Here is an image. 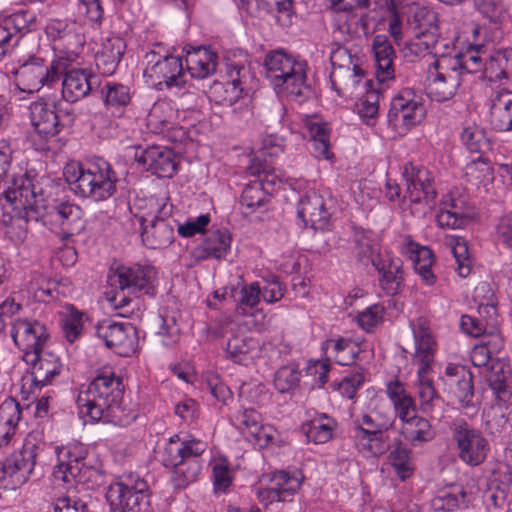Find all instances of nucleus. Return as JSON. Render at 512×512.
Here are the masks:
<instances>
[{"label":"nucleus","instance_id":"obj_1","mask_svg":"<svg viewBox=\"0 0 512 512\" xmlns=\"http://www.w3.org/2000/svg\"><path fill=\"white\" fill-rule=\"evenodd\" d=\"M123 394L122 379L112 371L102 372L81 387L77 397L78 409L92 421L125 427L135 421L137 415L123 405Z\"/></svg>","mask_w":512,"mask_h":512},{"label":"nucleus","instance_id":"obj_2","mask_svg":"<svg viewBox=\"0 0 512 512\" xmlns=\"http://www.w3.org/2000/svg\"><path fill=\"white\" fill-rule=\"evenodd\" d=\"M63 175L76 195L93 202L106 201L117 191V174L104 159L87 164L68 163L64 167Z\"/></svg>","mask_w":512,"mask_h":512},{"label":"nucleus","instance_id":"obj_3","mask_svg":"<svg viewBox=\"0 0 512 512\" xmlns=\"http://www.w3.org/2000/svg\"><path fill=\"white\" fill-rule=\"evenodd\" d=\"M54 188L49 176L32 169L14 179L12 186L5 191V198L14 209L23 210L22 217L26 221H37L40 210L45 208V202Z\"/></svg>","mask_w":512,"mask_h":512},{"label":"nucleus","instance_id":"obj_4","mask_svg":"<svg viewBox=\"0 0 512 512\" xmlns=\"http://www.w3.org/2000/svg\"><path fill=\"white\" fill-rule=\"evenodd\" d=\"M206 444L200 440L181 441L178 437L166 443L161 454L164 466L173 468L172 482L176 488H185L195 482L201 472L200 456Z\"/></svg>","mask_w":512,"mask_h":512},{"label":"nucleus","instance_id":"obj_5","mask_svg":"<svg viewBox=\"0 0 512 512\" xmlns=\"http://www.w3.org/2000/svg\"><path fill=\"white\" fill-rule=\"evenodd\" d=\"M266 77L275 89L294 97L304 96L306 85V63L296 61L284 50L270 51L264 60Z\"/></svg>","mask_w":512,"mask_h":512},{"label":"nucleus","instance_id":"obj_6","mask_svg":"<svg viewBox=\"0 0 512 512\" xmlns=\"http://www.w3.org/2000/svg\"><path fill=\"white\" fill-rule=\"evenodd\" d=\"M148 211L136 216L141 226V239L149 249H163L174 241V220L172 205L167 198L150 197L146 204Z\"/></svg>","mask_w":512,"mask_h":512},{"label":"nucleus","instance_id":"obj_7","mask_svg":"<svg viewBox=\"0 0 512 512\" xmlns=\"http://www.w3.org/2000/svg\"><path fill=\"white\" fill-rule=\"evenodd\" d=\"M29 111L36 134L45 141L71 127L76 120L74 109L62 100L42 97L30 104Z\"/></svg>","mask_w":512,"mask_h":512},{"label":"nucleus","instance_id":"obj_8","mask_svg":"<svg viewBox=\"0 0 512 512\" xmlns=\"http://www.w3.org/2000/svg\"><path fill=\"white\" fill-rule=\"evenodd\" d=\"M106 499L111 512H147L150 505L148 484L137 474L123 475L110 484Z\"/></svg>","mask_w":512,"mask_h":512},{"label":"nucleus","instance_id":"obj_9","mask_svg":"<svg viewBox=\"0 0 512 512\" xmlns=\"http://www.w3.org/2000/svg\"><path fill=\"white\" fill-rule=\"evenodd\" d=\"M457 456L464 464L475 467L484 463L490 452V444L483 432L464 419L455 420L450 427Z\"/></svg>","mask_w":512,"mask_h":512},{"label":"nucleus","instance_id":"obj_10","mask_svg":"<svg viewBox=\"0 0 512 512\" xmlns=\"http://www.w3.org/2000/svg\"><path fill=\"white\" fill-rule=\"evenodd\" d=\"M62 63L53 60L46 64L40 57H31L28 61L12 71L16 76V84L23 92H38L42 87H52L58 83L62 75Z\"/></svg>","mask_w":512,"mask_h":512},{"label":"nucleus","instance_id":"obj_11","mask_svg":"<svg viewBox=\"0 0 512 512\" xmlns=\"http://www.w3.org/2000/svg\"><path fill=\"white\" fill-rule=\"evenodd\" d=\"M156 270L149 265H119L111 268L107 281L115 289L133 295H155Z\"/></svg>","mask_w":512,"mask_h":512},{"label":"nucleus","instance_id":"obj_12","mask_svg":"<svg viewBox=\"0 0 512 512\" xmlns=\"http://www.w3.org/2000/svg\"><path fill=\"white\" fill-rule=\"evenodd\" d=\"M460 64L445 55L436 59L429 70L427 94L438 102L450 100L457 93L462 83V76L457 68Z\"/></svg>","mask_w":512,"mask_h":512},{"label":"nucleus","instance_id":"obj_13","mask_svg":"<svg viewBox=\"0 0 512 512\" xmlns=\"http://www.w3.org/2000/svg\"><path fill=\"white\" fill-rule=\"evenodd\" d=\"M39 446L28 437L20 451L0 463V488L22 485L29 479L36 465Z\"/></svg>","mask_w":512,"mask_h":512},{"label":"nucleus","instance_id":"obj_14","mask_svg":"<svg viewBox=\"0 0 512 512\" xmlns=\"http://www.w3.org/2000/svg\"><path fill=\"white\" fill-rule=\"evenodd\" d=\"M425 116L420 97L414 90H401L391 101L388 123L396 130L407 131L419 124Z\"/></svg>","mask_w":512,"mask_h":512},{"label":"nucleus","instance_id":"obj_15","mask_svg":"<svg viewBox=\"0 0 512 512\" xmlns=\"http://www.w3.org/2000/svg\"><path fill=\"white\" fill-rule=\"evenodd\" d=\"M67 460H61L53 469V477L64 483H72L82 485L87 490H95L102 486L105 482L104 474L91 466H87L82 462L81 458L67 452Z\"/></svg>","mask_w":512,"mask_h":512},{"label":"nucleus","instance_id":"obj_16","mask_svg":"<svg viewBox=\"0 0 512 512\" xmlns=\"http://www.w3.org/2000/svg\"><path fill=\"white\" fill-rule=\"evenodd\" d=\"M145 58L148 65L144 74L155 84L170 87H181L186 83V72L179 56H159L155 51L147 52Z\"/></svg>","mask_w":512,"mask_h":512},{"label":"nucleus","instance_id":"obj_17","mask_svg":"<svg viewBox=\"0 0 512 512\" xmlns=\"http://www.w3.org/2000/svg\"><path fill=\"white\" fill-rule=\"evenodd\" d=\"M96 335L120 356L128 357L136 352L138 335L136 328L130 323H118L104 319L96 326Z\"/></svg>","mask_w":512,"mask_h":512},{"label":"nucleus","instance_id":"obj_18","mask_svg":"<svg viewBox=\"0 0 512 512\" xmlns=\"http://www.w3.org/2000/svg\"><path fill=\"white\" fill-rule=\"evenodd\" d=\"M226 66L230 80L224 83L215 81L209 88L208 97L216 105L231 107L242 97L241 84L248 75L249 69L235 62H229Z\"/></svg>","mask_w":512,"mask_h":512},{"label":"nucleus","instance_id":"obj_19","mask_svg":"<svg viewBox=\"0 0 512 512\" xmlns=\"http://www.w3.org/2000/svg\"><path fill=\"white\" fill-rule=\"evenodd\" d=\"M473 214L467 196L460 190L451 191L442 202V208L437 214V223L442 228H463Z\"/></svg>","mask_w":512,"mask_h":512},{"label":"nucleus","instance_id":"obj_20","mask_svg":"<svg viewBox=\"0 0 512 512\" xmlns=\"http://www.w3.org/2000/svg\"><path fill=\"white\" fill-rule=\"evenodd\" d=\"M11 337L25 354L41 351L49 334L46 326L37 320L17 319L12 323Z\"/></svg>","mask_w":512,"mask_h":512},{"label":"nucleus","instance_id":"obj_21","mask_svg":"<svg viewBox=\"0 0 512 512\" xmlns=\"http://www.w3.org/2000/svg\"><path fill=\"white\" fill-rule=\"evenodd\" d=\"M23 361L30 366L31 382L34 388L41 389L50 384L62 371L60 358L53 353L36 351L23 354Z\"/></svg>","mask_w":512,"mask_h":512},{"label":"nucleus","instance_id":"obj_22","mask_svg":"<svg viewBox=\"0 0 512 512\" xmlns=\"http://www.w3.org/2000/svg\"><path fill=\"white\" fill-rule=\"evenodd\" d=\"M403 177L406 181L404 198L409 197L412 203L425 201L430 204L434 202L437 192L432 184L431 173L426 168L407 163L404 167Z\"/></svg>","mask_w":512,"mask_h":512},{"label":"nucleus","instance_id":"obj_23","mask_svg":"<svg viewBox=\"0 0 512 512\" xmlns=\"http://www.w3.org/2000/svg\"><path fill=\"white\" fill-rule=\"evenodd\" d=\"M136 161L147 171L158 177L170 178L177 170L175 153L163 146H150L136 151Z\"/></svg>","mask_w":512,"mask_h":512},{"label":"nucleus","instance_id":"obj_24","mask_svg":"<svg viewBox=\"0 0 512 512\" xmlns=\"http://www.w3.org/2000/svg\"><path fill=\"white\" fill-rule=\"evenodd\" d=\"M65 238L81 233L85 228L82 208L69 200H55L50 212Z\"/></svg>","mask_w":512,"mask_h":512},{"label":"nucleus","instance_id":"obj_25","mask_svg":"<svg viewBox=\"0 0 512 512\" xmlns=\"http://www.w3.org/2000/svg\"><path fill=\"white\" fill-rule=\"evenodd\" d=\"M97 77L85 69H70L62 80V98L66 104L74 103L86 97L92 90Z\"/></svg>","mask_w":512,"mask_h":512},{"label":"nucleus","instance_id":"obj_26","mask_svg":"<svg viewBox=\"0 0 512 512\" xmlns=\"http://www.w3.org/2000/svg\"><path fill=\"white\" fill-rule=\"evenodd\" d=\"M297 213L305 226L313 229H323L331 216L324 198L315 192L306 194L300 199Z\"/></svg>","mask_w":512,"mask_h":512},{"label":"nucleus","instance_id":"obj_27","mask_svg":"<svg viewBox=\"0 0 512 512\" xmlns=\"http://www.w3.org/2000/svg\"><path fill=\"white\" fill-rule=\"evenodd\" d=\"M443 379L450 387H454L453 393L463 407L472 404L474 397L473 376L465 366L449 364L445 368Z\"/></svg>","mask_w":512,"mask_h":512},{"label":"nucleus","instance_id":"obj_28","mask_svg":"<svg viewBox=\"0 0 512 512\" xmlns=\"http://www.w3.org/2000/svg\"><path fill=\"white\" fill-rule=\"evenodd\" d=\"M375 269L379 275V286L388 296L399 294L404 288L403 262L400 258L386 257Z\"/></svg>","mask_w":512,"mask_h":512},{"label":"nucleus","instance_id":"obj_29","mask_svg":"<svg viewBox=\"0 0 512 512\" xmlns=\"http://www.w3.org/2000/svg\"><path fill=\"white\" fill-rule=\"evenodd\" d=\"M218 55L204 47L194 48L186 55V68L191 78L204 79L216 72Z\"/></svg>","mask_w":512,"mask_h":512},{"label":"nucleus","instance_id":"obj_30","mask_svg":"<svg viewBox=\"0 0 512 512\" xmlns=\"http://www.w3.org/2000/svg\"><path fill=\"white\" fill-rule=\"evenodd\" d=\"M490 124L500 132L512 131V92L502 90L491 98Z\"/></svg>","mask_w":512,"mask_h":512},{"label":"nucleus","instance_id":"obj_31","mask_svg":"<svg viewBox=\"0 0 512 512\" xmlns=\"http://www.w3.org/2000/svg\"><path fill=\"white\" fill-rule=\"evenodd\" d=\"M373 51L376 62V76L380 82L394 78L393 62L396 58L394 48L385 35L378 34L373 39Z\"/></svg>","mask_w":512,"mask_h":512},{"label":"nucleus","instance_id":"obj_32","mask_svg":"<svg viewBox=\"0 0 512 512\" xmlns=\"http://www.w3.org/2000/svg\"><path fill=\"white\" fill-rule=\"evenodd\" d=\"M469 501L465 486L453 483L438 491L432 499V506L436 510L453 512L460 508H467Z\"/></svg>","mask_w":512,"mask_h":512},{"label":"nucleus","instance_id":"obj_33","mask_svg":"<svg viewBox=\"0 0 512 512\" xmlns=\"http://www.w3.org/2000/svg\"><path fill=\"white\" fill-rule=\"evenodd\" d=\"M300 486L301 482L297 478L280 471L274 476L273 485L261 491L259 496L270 503L290 501Z\"/></svg>","mask_w":512,"mask_h":512},{"label":"nucleus","instance_id":"obj_34","mask_svg":"<svg viewBox=\"0 0 512 512\" xmlns=\"http://www.w3.org/2000/svg\"><path fill=\"white\" fill-rule=\"evenodd\" d=\"M231 235L226 230H216L210 233L194 250L198 259H222L226 256L231 245Z\"/></svg>","mask_w":512,"mask_h":512},{"label":"nucleus","instance_id":"obj_35","mask_svg":"<svg viewBox=\"0 0 512 512\" xmlns=\"http://www.w3.org/2000/svg\"><path fill=\"white\" fill-rule=\"evenodd\" d=\"M125 44L120 38L108 40L95 55L97 69L103 75H112L123 56Z\"/></svg>","mask_w":512,"mask_h":512},{"label":"nucleus","instance_id":"obj_36","mask_svg":"<svg viewBox=\"0 0 512 512\" xmlns=\"http://www.w3.org/2000/svg\"><path fill=\"white\" fill-rule=\"evenodd\" d=\"M487 380L499 400L507 401L512 397L511 371L508 365L499 361L492 362Z\"/></svg>","mask_w":512,"mask_h":512},{"label":"nucleus","instance_id":"obj_37","mask_svg":"<svg viewBox=\"0 0 512 512\" xmlns=\"http://www.w3.org/2000/svg\"><path fill=\"white\" fill-rule=\"evenodd\" d=\"M402 423L401 432L404 438L414 446L429 442L435 437L432 425L424 417L412 415Z\"/></svg>","mask_w":512,"mask_h":512},{"label":"nucleus","instance_id":"obj_38","mask_svg":"<svg viewBox=\"0 0 512 512\" xmlns=\"http://www.w3.org/2000/svg\"><path fill=\"white\" fill-rule=\"evenodd\" d=\"M174 110L166 101H157L151 107L146 124L151 132L160 134L173 127Z\"/></svg>","mask_w":512,"mask_h":512},{"label":"nucleus","instance_id":"obj_39","mask_svg":"<svg viewBox=\"0 0 512 512\" xmlns=\"http://www.w3.org/2000/svg\"><path fill=\"white\" fill-rule=\"evenodd\" d=\"M415 339V358L418 362V369L422 371H430L431 364L434 361V345L435 342L425 327H419L418 330H414Z\"/></svg>","mask_w":512,"mask_h":512},{"label":"nucleus","instance_id":"obj_40","mask_svg":"<svg viewBox=\"0 0 512 512\" xmlns=\"http://www.w3.org/2000/svg\"><path fill=\"white\" fill-rule=\"evenodd\" d=\"M20 417L21 409L19 403L10 400L0 405V447L7 444L10 440Z\"/></svg>","mask_w":512,"mask_h":512},{"label":"nucleus","instance_id":"obj_41","mask_svg":"<svg viewBox=\"0 0 512 512\" xmlns=\"http://www.w3.org/2000/svg\"><path fill=\"white\" fill-rule=\"evenodd\" d=\"M271 200V195L264 188L262 181L248 183L241 194V206L246 208L247 213H253L265 207Z\"/></svg>","mask_w":512,"mask_h":512},{"label":"nucleus","instance_id":"obj_42","mask_svg":"<svg viewBox=\"0 0 512 512\" xmlns=\"http://www.w3.org/2000/svg\"><path fill=\"white\" fill-rule=\"evenodd\" d=\"M365 72L358 65L356 68H345L332 70L330 78L334 90L339 96L345 95L346 92L352 93V90L360 83Z\"/></svg>","mask_w":512,"mask_h":512},{"label":"nucleus","instance_id":"obj_43","mask_svg":"<svg viewBox=\"0 0 512 512\" xmlns=\"http://www.w3.org/2000/svg\"><path fill=\"white\" fill-rule=\"evenodd\" d=\"M335 427V420L326 414H322L312 419L307 424V428L303 426V431L309 441L315 444H324L332 438Z\"/></svg>","mask_w":512,"mask_h":512},{"label":"nucleus","instance_id":"obj_44","mask_svg":"<svg viewBox=\"0 0 512 512\" xmlns=\"http://www.w3.org/2000/svg\"><path fill=\"white\" fill-rule=\"evenodd\" d=\"M447 57L460 64L457 70L460 72L461 76L465 73L473 74L479 71L483 72L486 59L488 58L485 53H481L480 47H471L465 53H458L454 56Z\"/></svg>","mask_w":512,"mask_h":512},{"label":"nucleus","instance_id":"obj_45","mask_svg":"<svg viewBox=\"0 0 512 512\" xmlns=\"http://www.w3.org/2000/svg\"><path fill=\"white\" fill-rule=\"evenodd\" d=\"M460 138L470 153L485 155L491 149L490 140L486 137L485 131L476 125L464 127Z\"/></svg>","mask_w":512,"mask_h":512},{"label":"nucleus","instance_id":"obj_46","mask_svg":"<svg viewBox=\"0 0 512 512\" xmlns=\"http://www.w3.org/2000/svg\"><path fill=\"white\" fill-rule=\"evenodd\" d=\"M440 40L434 34H423V32L414 33V38L411 39L405 49L416 57L431 54L438 56L440 53L439 49Z\"/></svg>","mask_w":512,"mask_h":512},{"label":"nucleus","instance_id":"obj_47","mask_svg":"<svg viewBox=\"0 0 512 512\" xmlns=\"http://www.w3.org/2000/svg\"><path fill=\"white\" fill-rule=\"evenodd\" d=\"M437 13L427 7L418 8L409 19V25L416 32L434 34L439 37Z\"/></svg>","mask_w":512,"mask_h":512},{"label":"nucleus","instance_id":"obj_48","mask_svg":"<svg viewBox=\"0 0 512 512\" xmlns=\"http://www.w3.org/2000/svg\"><path fill=\"white\" fill-rule=\"evenodd\" d=\"M414 269L419 274L423 282L427 285H433L436 282V276L432 271L434 263V254L426 246L418 247L414 252Z\"/></svg>","mask_w":512,"mask_h":512},{"label":"nucleus","instance_id":"obj_49","mask_svg":"<svg viewBox=\"0 0 512 512\" xmlns=\"http://www.w3.org/2000/svg\"><path fill=\"white\" fill-rule=\"evenodd\" d=\"M84 314L73 306H68L61 318V327L65 338L73 343L83 331Z\"/></svg>","mask_w":512,"mask_h":512},{"label":"nucleus","instance_id":"obj_50","mask_svg":"<svg viewBox=\"0 0 512 512\" xmlns=\"http://www.w3.org/2000/svg\"><path fill=\"white\" fill-rule=\"evenodd\" d=\"M464 174L467 181L478 185L492 178L493 168L488 158L479 155L465 166Z\"/></svg>","mask_w":512,"mask_h":512},{"label":"nucleus","instance_id":"obj_51","mask_svg":"<svg viewBox=\"0 0 512 512\" xmlns=\"http://www.w3.org/2000/svg\"><path fill=\"white\" fill-rule=\"evenodd\" d=\"M354 255L360 264L367 266L371 263L373 267L379 266L384 258L380 254L379 246L365 237L356 240Z\"/></svg>","mask_w":512,"mask_h":512},{"label":"nucleus","instance_id":"obj_52","mask_svg":"<svg viewBox=\"0 0 512 512\" xmlns=\"http://www.w3.org/2000/svg\"><path fill=\"white\" fill-rule=\"evenodd\" d=\"M256 342L253 338L244 335L232 336L226 344L227 358L235 363H242L247 354L255 348Z\"/></svg>","mask_w":512,"mask_h":512},{"label":"nucleus","instance_id":"obj_53","mask_svg":"<svg viewBox=\"0 0 512 512\" xmlns=\"http://www.w3.org/2000/svg\"><path fill=\"white\" fill-rule=\"evenodd\" d=\"M102 93L107 107L121 108L127 106L131 100L130 88L116 82H107L102 88Z\"/></svg>","mask_w":512,"mask_h":512},{"label":"nucleus","instance_id":"obj_54","mask_svg":"<svg viewBox=\"0 0 512 512\" xmlns=\"http://www.w3.org/2000/svg\"><path fill=\"white\" fill-rule=\"evenodd\" d=\"M451 252L457 263V272L460 277H467L471 272V260L467 241L463 237H452L449 240Z\"/></svg>","mask_w":512,"mask_h":512},{"label":"nucleus","instance_id":"obj_55","mask_svg":"<svg viewBox=\"0 0 512 512\" xmlns=\"http://www.w3.org/2000/svg\"><path fill=\"white\" fill-rule=\"evenodd\" d=\"M240 296L236 305V312L239 315L246 316L251 314V310L260 302L261 287L257 282L244 285L239 292Z\"/></svg>","mask_w":512,"mask_h":512},{"label":"nucleus","instance_id":"obj_56","mask_svg":"<svg viewBox=\"0 0 512 512\" xmlns=\"http://www.w3.org/2000/svg\"><path fill=\"white\" fill-rule=\"evenodd\" d=\"M301 372L294 365L280 367L274 377V386L279 393H286L298 387Z\"/></svg>","mask_w":512,"mask_h":512},{"label":"nucleus","instance_id":"obj_57","mask_svg":"<svg viewBox=\"0 0 512 512\" xmlns=\"http://www.w3.org/2000/svg\"><path fill=\"white\" fill-rule=\"evenodd\" d=\"M389 459L398 476L405 480L412 474L411 450L404 447L399 440L395 448L390 452Z\"/></svg>","mask_w":512,"mask_h":512},{"label":"nucleus","instance_id":"obj_58","mask_svg":"<svg viewBox=\"0 0 512 512\" xmlns=\"http://www.w3.org/2000/svg\"><path fill=\"white\" fill-rule=\"evenodd\" d=\"M418 385L417 394L420 399V407L424 413L431 409L432 402L439 398V395L432 385L431 379L427 377L429 371H421L418 369Z\"/></svg>","mask_w":512,"mask_h":512},{"label":"nucleus","instance_id":"obj_59","mask_svg":"<svg viewBox=\"0 0 512 512\" xmlns=\"http://www.w3.org/2000/svg\"><path fill=\"white\" fill-rule=\"evenodd\" d=\"M506 62L502 50H497L488 55L483 69V77L490 82L506 80Z\"/></svg>","mask_w":512,"mask_h":512},{"label":"nucleus","instance_id":"obj_60","mask_svg":"<svg viewBox=\"0 0 512 512\" xmlns=\"http://www.w3.org/2000/svg\"><path fill=\"white\" fill-rule=\"evenodd\" d=\"M476 9L495 25L501 24L507 8L502 0H474Z\"/></svg>","mask_w":512,"mask_h":512},{"label":"nucleus","instance_id":"obj_61","mask_svg":"<svg viewBox=\"0 0 512 512\" xmlns=\"http://www.w3.org/2000/svg\"><path fill=\"white\" fill-rule=\"evenodd\" d=\"M36 20V16L33 12L22 10L16 13H13L4 21L11 28L16 36L24 31H30L32 25Z\"/></svg>","mask_w":512,"mask_h":512},{"label":"nucleus","instance_id":"obj_62","mask_svg":"<svg viewBox=\"0 0 512 512\" xmlns=\"http://www.w3.org/2000/svg\"><path fill=\"white\" fill-rule=\"evenodd\" d=\"M349 437L354 441L356 446H361L363 449L371 451L372 442L383 441L380 437L376 436L373 432L353 421L352 427L349 429Z\"/></svg>","mask_w":512,"mask_h":512},{"label":"nucleus","instance_id":"obj_63","mask_svg":"<svg viewBox=\"0 0 512 512\" xmlns=\"http://www.w3.org/2000/svg\"><path fill=\"white\" fill-rule=\"evenodd\" d=\"M349 437L354 441L356 446H361L363 449L371 451L372 442L383 441L380 437L376 436L373 432L353 421L352 427L349 429Z\"/></svg>","mask_w":512,"mask_h":512},{"label":"nucleus","instance_id":"obj_64","mask_svg":"<svg viewBox=\"0 0 512 512\" xmlns=\"http://www.w3.org/2000/svg\"><path fill=\"white\" fill-rule=\"evenodd\" d=\"M384 308L380 304H374L358 314L359 326L367 332H370L383 319Z\"/></svg>","mask_w":512,"mask_h":512}]
</instances>
